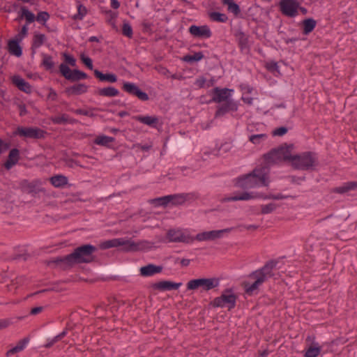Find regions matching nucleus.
I'll return each mask as SVG.
<instances>
[{"label":"nucleus","mask_w":357,"mask_h":357,"mask_svg":"<svg viewBox=\"0 0 357 357\" xmlns=\"http://www.w3.org/2000/svg\"><path fill=\"white\" fill-rule=\"evenodd\" d=\"M86 13H87V10H86V7L82 4H79L77 6V13L74 15L73 19L74 20H82Z\"/></svg>","instance_id":"nucleus-43"},{"label":"nucleus","mask_w":357,"mask_h":357,"mask_svg":"<svg viewBox=\"0 0 357 357\" xmlns=\"http://www.w3.org/2000/svg\"><path fill=\"white\" fill-rule=\"evenodd\" d=\"M21 13L20 17H24L27 24L32 23L35 21L36 17L34 14L29 11L26 7L23 6L21 8Z\"/></svg>","instance_id":"nucleus-34"},{"label":"nucleus","mask_w":357,"mask_h":357,"mask_svg":"<svg viewBox=\"0 0 357 357\" xmlns=\"http://www.w3.org/2000/svg\"><path fill=\"white\" fill-rule=\"evenodd\" d=\"M75 113H76L77 114H82V115H84V116H90V117H93V116H96V114H93V112H91L87 111V110L82 109H78L75 110Z\"/></svg>","instance_id":"nucleus-53"},{"label":"nucleus","mask_w":357,"mask_h":357,"mask_svg":"<svg viewBox=\"0 0 357 357\" xmlns=\"http://www.w3.org/2000/svg\"><path fill=\"white\" fill-rule=\"evenodd\" d=\"M20 159V151L17 149H13L10 151L8 159L4 163L6 169H10L15 165Z\"/></svg>","instance_id":"nucleus-19"},{"label":"nucleus","mask_w":357,"mask_h":357,"mask_svg":"<svg viewBox=\"0 0 357 357\" xmlns=\"http://www.w3.org/2000/svg\"><path fill=\"white\" fill-rule=\"evenodd\" d=\"M280 5L282 13L287 16H296L298 15L300 9L304 13L305 12V10L302 9L300 7L299 3L296 0H282Z\"/></svg>","instance_id":"nucleus-12"},{"label":"nucleus","mask_w":357,"mask_h":357,"mask_svg":"<svg viewBox=\"0 0 357 357\" xmlns=\"http://www.w3.org/2000/svg\"><path fill=\"white\" fill-rule=\"evenodd\" d=\"M232 231L231 228H226L218 230L205 231L196 235V239L199 241H214L221 238Z\"/></svg>","instance_id":"nucleus-8"},{"label":"nucleus","mask_w":357,"mask_h":357,"mask_svg":"<svg viewBox=\"0 0 357 357\" xmlns=\"http://www.w3.org/2000/svg\"><path fill=\"white\" fill-rule=\"evenodd\" d=\"M236 296L231 290L223 291L220 296L215 298L211 305L214 307H227L231 309L235 306Z\"/></svg>","instance_id":"nucleus-6"},{"label":"nucleus","mask_w":357,"mask_h":357,"mask_svg":"<svg viewBox=\"0 0 357 357\" xmlns=\"http://www.w3.org/2000/svg\"><path fill=\"white\" fill-rule=\"evenodd\" d=\"M28 342H29L28 338H24V339L21 340L20 341H19L16 346L19 347L20 351H22L24 349V347Z\"/></svg>","instance_id":"nucleus-57"},{"label":"nucleus","mask_w":357,"mask_h":357,"mask_svg":"<svg viewBox=\"0 0 357 357\" xmlns=\"http://www.w3.org/2000/svg\"><path fill=\"white\" fill-rule=\"evenodd\" d=\"M238 105L236 102H230L225 107L220 108L215 114L216 116H221L229 111L236 112L238 110Z\"/></svg>","instance_id":"nucleus-30"},{"label":"nucleus","mask_w":357,"mask_h":357,"mask_svg":"<svg viewBox=\"0 0 357 357\" xmlns=\"http://www.w3.org/2000/svg\"><path fill=\"white\" fill-rule=\"evenodd\" d=\"M80 59L84 65L90 70H93V62L91 58L86 56L84 54L80 55Z\"/></svg>","instance_id":"nucleus-47"},{"label":"nucleus","mask_w":357,"mask_h":357,"mask_svg":"<svg viewBox=\"0 0 357 357\" xmlns=\"http://www.w3.org/2000/svg\"><path fill=\"white\" fill-rule=\"evenodd\" d=\"M13 83L22 91L26 93H31V85L20 76L15 75L12 78Z\"/></svg>","instance_id":"nucleus-20"},{"label":"nucleus","mask_w":357,"mask_h":357,"mask_svg":"<svg viewBox=\"0 0 357 357\" xmlns=\"http://www.w3.org/2000/svg\"><path fill=\"white\" fill-rule=\"evenodd\" d=\"M315 24H316V22L312 19L305 20L303 22L305 33H308L311 32L314 29Z\"/></svg>","instance_id":"nucleus-41"},{"label":"nucleus","mask_w":357,"mask_h":357,"mask_svg":"<svg viewBox=\"0 0 357 357\" xmlns=\"http://www.w3.org/2000/svg\"><path fill=\"white\" fill-rule=\"evenodd\" d=\"M93 73L94 75L102 82L105 81L110 83H114L117 81V77L115 74H103L102 72L97 69L94 70Z\"/></svg>","instance_id":"nucleus-26"},{"label":"nucleus","mask_w":357,"mask_h":357,"mask_svg":"<svg viewBox=\"0 0 357 357\" xmlns=\"http://www.w3.org/2000/svg\"><path fill=\"white\" fill-rule=\"evenodd\" d=\"M120 6V3L117 0H111V7L117 9Z\"/></svg>","instance_id":"nucleus-63"},{"label":"nucleus","mask_w":357,"mask_h":357,"mask_svg":"<svg viewBox=\"0 0 357 357\" xmlns=\"http://www.w3.org/2000/svg\"><path fill=\"white\" fill-rule=\"evenodd\" d=\"M163 267L162 266H157L153 264H149L146 266H142L139 269L140 275L144 277H149L162 271Z\"/></svg>","instance_id":"nucleus-17"},{"label":"nucleus","mask_w":357,"mask_h":357,"mask_svg":"<svg viewBox=\"0 0 357 357\" xmlns=\"http://www.w3.org/2000/svg\"><path fill=\"white\" fill-rule=\"evenodd\" d=\"M27 33L28 27L27 24H25L22 27L21 31L15 36V38L21 41L27 35Z\"/></svg>","instance_id":"nucleus-49"},{"label":"nucleus","mask_w":357,"mask_h":357,"mask_svg":"<svg viewBox=\"0 0 357 357\" xmlns=\"http://www.w3.org/2000/svg\"><path fill=\"white\" fill-rule=\"evenodd\" d=\"M219 285V281L215 278H199L192 280L187 284L189 290L201 289L203 291H208Z\"/></svg>","instance_id":"nucleus-7"},{"label":"nucleus","mask_w":357,"mask_h":357,"mask_svg":"<svg viewBox=\"0 0 357 357\" xmlns=\"http://www.w3.org/2000/svg\"><path fill=\"white\" fill-rule=\"evenodd\" d=\"M47 40V37L45 34L40 33L38 32L34 33L32 44L31 50L32 55L36 53V50L43 45Z\"/></svg>","instance_id":"nucleus-23"},{"label":"nucleus","mask_w":357,"mask_h":357,"mask_svg":"<svg viewBox=\"0 0 357 357\" xmlns=\"http://www.w3.org/2000/svg\"><path fill=\"white\" fill-rule=\"evenodd\" d=\"M133 119L152 128H156L159 122V119L155 116H136Z\"/></svg>","instance_id":"nucleus-21"},{"label":"nucleus","mask_w":357,"mask_h":357,"mask_svg":"<svg viewBox=\"0 0 357 357\" xmlns=\"http://www.w3.org/2000/svg\"><path fill=\"white\" fill-rule=\"evenodd\" d=\"M21 351L20 349H19L18 347L15 346L13 348L10 349V350H8L7 352H6V356H10V355H13L14 354H16L17 352H20Z\"/></svg>","instance_id":"nucleus-62"},{"label":"nucleus","mask_w":357,"mask_h":357,"mask_svg":"<svg viewBox=\"0 0 357 357\" xmlns=\"http://www.w3.org/2000/svg\"><path fill=\"white\" fill-rule=\"evenodd\" d=\"M222 3L227 6V10L234 15H238L240 12V8L234 0H222Z\"/></svg>","instance_id":"nucleus-31"},{"label":"nucleus","mask_w":357,"mask_h":357,"mask_svg":"<svg viewBox=\"0 0 357 357\" xmlns=\"http://www.w3.org/2000/svg\"><path fill=\"white\" fill-rule=\"evenodd\" d=\"M20 41L15 38L10 40L8 44L9 52L17 56H20L22 54V48L19 45Z\"/></svg>","instance_id":"nucleus-27"},{"label":"nucleus","mask_w":357,"mask_h":357,"mask_svg":"<svg viewBox=\"0 0 357 357\" xmlns=\"http://www.w3.org/2000/svg\"><path fill=\"white\" fill-rule=\"evenodd\" d=\"M88 86L84 84H77L72 86L68 87L66 92L68 95H80L87 91Z\"/></svg>","instance_id":"nucleus-25"},{"label":"nucleus","mask_w":357,"mask_h":357,"mask_svg":"<svg viewBox=\"0 0 357 357\" xmlns=\"http://www.w3.org/2000/svg\"><path fill=\"white\" fill-rule=\"evenodd\" d=\"M96 250L97 248L91 245H84L75 249L70 255L47 261V265L54 264L66 268L74 264L90 263L93 261V254Z\"/></svg>","instance_id":"nucleus-1"},{"label":"nucleus","mask_w":357,"mask_h":357,"mask_svg":"<svg viewBox=\"0 0 357 357\" xmlns=\"http://www.w3.org/2000/svg\"><path fill=\"white\" fill-rule=\"evenodd\" d=\"M22 188L28 194H37L40 192H45V190L40 188L38 182H27L24 181L22 184Z\"/></svg>","instance_id":"nucleus-22"},{"label":"nucleus","mask_w":357,"mask_h":357,"mask_svg":"<svg viewBox=\"0 0 357 357\" xmlns=\"http://www.w3.org/2000/svg\"><path fill=\"white\" fill-rule=\"evenodd\" d=\"M50 182L56 188H62L68 183V178L63 175H56L50 178Z\"/></svg>","instance_id":"nucleus-28"},{"label":"nucleus","mask_w":357,"mask_h":357,"mask_svg":"<svg viewBox=\"0 0 357 357\" xmlns=\"http://www.w3.org/2000/svg\"><path fill=\"white\" fill-rule=\"evenodd\" d=\"M177 198V195H167L158 198H155L149 200V203L151 204L159 206H166L171 201H172L174 199Z\"/></svg>","instance_id":"nucleus-24"},{"label":"nucleus","mask_w":357,"mask_h":357,"mask_svg":"<svg viewBox=\"0 0 357 357\" xmlns=\"http://www.w3.org/2000/svg\"><path fill=\"white\" fill-rule=\"evenodd\" d=\"M204 57L203 54L201 52L194 53L192 54H188L183 57V61L187 63H192L199 61Z\"/></svg>","instance_id":"nucleus-33"},{"label":"nucleus","mask_w":357,"mask_h":357,"mask_svg":"<svg viewBox=\"0 0 357 357\" xmlns=\"http://www.w3.org/2000/svg\"><path fill=\"white\" fill-rule=\"evenodd\" d=\"M271 195H264L262 193L243 192L240 194H236L226 199L227 201H245L254 199H269L271 198Z\"/></svg>","instance_id":"nucleus-13"},{"label":"nucleus","mask_w":357,"mask_h":357,"mask_svg":"<svg viewBox=\"0 0 357 357\" xmlns=\"http://www.w3.org/2000/svg\"><path fill=\"white\" fill-rule=\"evenodd\" d=\"M321 348L317 344L312 347H310L305 351V357H317L320 354Z\"/></svg>","instance_id":"nucleus-38"},{"label":"nucleus","mask_w":357,"mask_h":357,"mask_svg":"<svg viewBox=\"0 0 357 357\" xmlns=\"http://www.w3.org/2000/svg\"><path fill=\"white\" fill-rule=\"evenodd\" d=\"M123 34L129 38L132 37V29L129 23L124 22L122 28Z\"/></svg>","instance_id":"nucleus-46"},{"label":"nucleus","mask_w":357,"mask_h":357,"mask_svg":"<svg viewBox=\"0 0 357 357\" xmlns=\"http://www.w3.org/2000/svg\"><path fill=\"white\" fill-rule=\"evenodd\" d=\"M275 208V206L273 204H269L262 207L261 211L263 213H268L273 211Z\"/></svg>","instance_id":"nucleus-54"},{"label":"nucleus","mask_w":357,"mask_h":357,"mask_svg":"<svg viewBox=\"0 0 357 357\" xmlns=\"http://www.w3.org/2000/svg\"><path fill=\"white\" fill-rule=\"evenodd\" d=\"M15 134L31 139H42L45 137L46 132L38 128L19 127Z\"/></svg>","instance_id":"nucleus-11"},{"label":"nucleus","mask_w":357,"mask_h":357,"mask_svg":"<svg viewBox=\"0 0 357 357\" xmlns=\"http://www.w3.org/2000/svg\"><path fill=\"white\" fill-rule=\"evenodd\" d=\"M267 135L266 134L252 135L250 137V141L255 144H259L265 141Z\"/></svg>","instance_id":"nucleus-42"},{"label":"nucleus","mask_w":357,"mask_h":357,"mask_svg":"<svg viewBox=\"0 0 357 357\" xmlns=\"http://www.w3.org/2000/svg\"><path fill=\"white\" fill-rule=\"evenodd\" d=\"M52 121L55 124H65L66 123H73V120H70L68 116L63 114L60 116H56L51 118Z\"/></svg>","instance_id":"nucleus-36"},{"label":"nucleus","mask_w":357,"mask_h":357,"mask_svg":"<svg viewBox=\"0 0 357 357\" xmlns=\"http://www.w3.org/2000/svg\"><path fill=\"white\" fill-rule=\"evenodd\" d=\"M63 56L66 63L69 64L73 67L76 66V60L73 56L68 54L67 53H63Z\"/></svg>","instance_id":"nucleus-48"},{"label":"nucleus","mask_w":357,"mask_h":357,"mask_svg":"<svg viewBox=\"0 0 357 357\" xmlns=\"http://www.w3.org/2000/svg\"><path fill=\"white\" fill-rule=\"evenodd\" d=\"M270 68L272 69V70H278V66L277 63H273L270 64Z\"/></svg>","instance_id":"nucleus-64"},{"label":"nucleus","mask_w":357,"mask_h":357,"mask_svg":"<svg viewBox=\"0 0 357 357\" xmlns=\"http://www.w3.org/2000/svg\"><path fill=\"white\" fill-rule=\"evenodd\" d=\"M153 289L159 290V291H170L172 289H178V283L163 280L160 281L156 283H153L151 285Z\"/></svg>","instance_id":"nucleus-18"},{"label":"nucleus","mask_w":357,"mask_h":357,"mask_svg":"<svg viewBox=\"0 0 357 357\" xmlns=\"http://www.w3.org/2000/svg\"><path fill=\"white\" fill-rule=\"evenodd\" d=\"M315 163V159L310 153L296 154L291 166L296 169H307L312 167Z\"/></svg>","instance_id":"nucleus-10"},{"label":"nucleus","mask_w":357,"mask_h":357,"mask_svg":"<svg viewBox=\"0 0 357 357\" xmlns=\"http://www.w3.org/2000/svg\"><path fill=\"white\" fill-rule=\"evenodd\" d=\"M114 141V137L102 135L96 137L94 142L98 145L107 146L109 143H112Z\"/></svg>","instance_id":"nucleus-39"},{"label":"nucleus","mask_w":357,"mask_h":357,"mask_svg":"<svg viewBox=\"0 0 357 357\" xmlns=\"http://www.w3.org/2000/svg\"><path fill=\"white\" fill-rule=\"evenodd\" d=\"M49 18L50 15L47 12L41 11L38 13L35 20H37L38 22L43 23V24L45 26V23L49 20Z\"/></svg>","instance_id":"nucleus-44"},{"label":"nucleus","mask_w":357,"mask_h":357,"mask_svg":"<svg viewBox=\"0 0 357 357\" xmlns=\"http://www.w3.org/2000/svg\"><path fill=\"white\" fill-rule=\"evenodd\" d=\"M122 246V250L125 252L137 251L140 249V244L136 243L131 239L114 238L106 241L100 244L102 249Z\"/></svg>","instance_id":"nucleus-5"},{"label":"nucleus","mask_w":357,"mask_h":357,"mask_svg":"<svg viewBox=\"0 0 357 357\" xmlns=\"http://www.w3.org/2000/svg\"><path fill=\"white\" fill-rule=\"evenodd\" d=\"M122 89L130 95L137 96L142 101L149 100L148 94L141 91L140 89L134 83L124 82Z\"/></svg>","instance_id":"nucleus-14"},{"label":"nucleus","mask_w":357,"mask_h":357,"mask_svg":"<svg viewBox=\"0 0 357 357\" xmlns=\"http://www.w3.org/2000/svg\"><path fill=\"white\" fill-rule=\"evenodd\" d=\"M287 132V130L284 127L277 128L273 131V135L282 136Z\"/></svg>","instance_id":"nucleus-55"},{"label":"nucleus","mask_w":357,"mask_h":357,"mask_svg":"<svg viewBox=\"0 0 357 357\" xmlns=\"http://www.w3.org/2000/svg\"><path fill=\"white\" fill-rule=\"evenodd\" d=\"M269 183V170L265 167L256 168L251 173L238 178V185L243 188L266 187Z\"/></svg>","instance_id":"nucleus-2"},{"label":"nucleus","mask_w":357,"mask_h":357,"mask_svg":"<svg viewBox=\"0 0 357 357\" xmlns=\"http://www.w3.org/2000/svg\"><path fill=\"white\" fill-rule=\"evenodd\" d=\"M214 96L213 100L215 102H222L227 100L229 97H231L234 93L233 89H218L215 88L213 90Z\"/></svg>","instance_id":"nucleus-16"},{"label":"nucleus","mask_w":357,"mask_h":357,"mask_svg":"<svg viewBox=\"0 0 357 357\" xmlns=\"http://www.w3.org/2000/svg\"><path fill=\"white\" fill-rule=\"evenodd\" d=\"M59 71L62 76L72 82L86 79L88 77L85 73L79 70H70V68L65 63H61L59 66Z\"/></svg>","instance_id":"nucleus-9"},{"label":"nucleus","mask_w":357,"mask_h":357,"mask_svg":"<svg viewBox=\"0 0 357 357\" xmlns=\"http://www.w3.org/2000/svg\"><path fill=\"white\" fill-rule=\"evenodd\" d=\"M209 17L212 20L220 22H225L228 19L225 14L218 12L210 13Z\"/></svg>","instance_id":"nucleus-40"},{"label":"nucleus","mask_w":357,"mask_h":357,"mask_svg":"<svg viewBox=\"0 0 357 357\" xmlns=\"http://www.w3.org/2000/svg\"><path fill=\"white\" fill-rule=\"evenodd\" d=\"M43 310V307H42V306L36 307L31 310L30 314L36 315V314L40 313Z\"/></svg>","instance_id":"nucleus-58"},{"label":"nucleus","mask_w":357,"mask_h":357,"mask_svg":"<svg viewBox=\"0 0 357 357\" xmlns=\"http://www.w3.org/2000/svg\"><path fill=\"white\" fill-rule=\"evenodd\" d=\"M273 264H267L261 270L257 271L248 276V280L244 282L245 289L247 293L252 294L255 293L267 278L272 276Z\"/></svg>","instance_id":"nucleus-4"},{"label":"nucleus","mask_w":357,"mask_h":357,"mask_svg":"<svg viewBox=\"0 0 357 357\" xmlns=\"http://www.w3.org/2000/svg\"><path fill=\"white\" fill-rule=\"evenodd\" d=\"M241 99L245 103H246L248 105H251L252 104L253 99L247 96H244V94L242 95Z\"/></svg>","instance_id":"nucleus-60"},{"label":"nucleus","mask_w":357,"mask_h":357,"mask_svg":"<svg viewBox=\"0 0 357 357\" xmlns=\"http://www.w3.org/2000/svg\"><path fill=\"white\" fill-rule=\"evenodd\" d=\"M10 143L0 139V155L10 148Z\"/></svg>","instance_id":"nucleus-51"},{"label":"nucleus","mask_w":357,"mask_h":357,"mask_svg":"<svg viewBox=\"0 0 357 357\" xmlns=\"http://www.w3.org/2000/svg\"><path fill=\"white\" fill-rule=\"evenodd\" d=\"M24 281L23 277L16 278L15 280H12L10 284L7 285V289L8 291H12L13 289H15L17 288L18 285L21 284Z\"/></svg>","instance_id":"nucleus-45"},{"label":"nucleus","mask_w":357,"mask_h":357,"mask_svg":"<svg viewBox=\"0 0 357 357\" xmlns=\"http://www.w3.org/2000/svg\"><path fill=\"white\" fill-rule=\"evenodd\" d=\"M240 87H241V89L243 92V94H244V96H246V94L251 93L252 91V88L246 84H242L240 86Z\"/></svg>","instance_id":"nucleus-52"},{"label":"nucleus","mask_w":357,"mask_h":357,"mask_svg":"<svg viewBox=\"0 0 357 357\" xmlns=\"http://www.w3.org/2000/svg\"><path fill=\"white\" fill-rule=\"evenodd\" d=\"M42 65L47 70H51L54 66V63L52 61V57L50 55L43 54Z\"/></svg>","instance_id":"nucleus-35"},{"label":"nucleus","mask_w":357,"mask_h":357,"mask_svg":"<svg viewBox=\"0 0 357 357\" xmlns=\"http://www.w3.org/2000/svg\"><path fill=\"white\" fill-rule=\"evenodd\" d=\"M47 97L48 98L54 100L57 97V94L54 90H53L52 89H50Z\"/></svg>","instance_id":"nucleus-61"},{"label":"nucleus","mask_w":357,"mask_h":357,"mask_svg":"<svg viewBox=\"0 0 357 357\" xmlns=\"http://www.w3.org/2000/svg\"><path fill=\"white\" fill-rule=\"evenodd\" d=\"M189 31L191 35L198 38H208L211 36V31L206 25H192L189 28Z\"/></svg>","instance_id":"nucleus-15"},{"label":"nucleus","mask_w":357,"mask_h":357,"mask_svg":"<svg viewBox=\"0 0 357 357\" xmlns=\"http://www.w3.org/2000/svg\"><path fill=\"white\" fill-rule=\"evenodd\" d=\"M167 238L170 241H178V234L177 231L174 230H169L167 233Z\"/></svg>","instance_id":"nucleus-50"},{"label":"nucleus","mask_w":357,"mask_h":357,"mask_svg":"<svg viewBox=\"0 0 357 357\" xmlns=\"http://www.w3.org/2000/svg\"><path fill=\"white\" fill-rule=\"evenodd\" d=\"M296 154V151L294 144H284L271 150L265 155L264 158L268 165L285 162L291 165Z\"/></svg>","instance_id":"nucleus-3"},{"label":"nucleus","mask_w":357,"mask_h":357,"mask_svg":"<svg viewBox=\"0 0 357 357\" xmlns=\"http://www.w3.org/2000/svg\"><path fill=\"white\" fill-rule=\"evenodd\" d=\"M196 239V236L192 234V233L188 229H183L180 231V242L185 243H191Z\"/></svg>","instance_id":"nucleus-32"},{"label":"nucleus","mask_w":357,"mask_h":357,"mask_svg":"<svg viewBox=\"0 0 357 357\" xmlns=\"http://www.w3.org/2000/svg\"><path fill=\"white\" fill-rule=\"evenodd\" d=\"M196 199V197L192 193H185L180 195V205L184 204L188 205L193 202Z\"/></svg>","instance_id":"nucleus-37"},{"label":"nucleus","mask_w":357,"mask_h":357,"mask_svg":"<svg viewBox=\"0 0 357 357\" xmlns=\"http://www.w3.org/2000/svg\"><path fill=\"white\" fill-rule=\"evenodd\" d=\"M191 263V260L187 258H183L180 260V266L181 267H188L190 266Z\"/></svg>","instance_id":"nucleus-59"},{"label":"nucleus","mask_w":357,"mask_h":357,"mask_svg":"<svg viewBox=\"0 0 357 357\" xmlns=\"http://www.w3.org/2000/svg\"><path fill=\"white\" fill-rule=\"evenodd\" d=\"M12 324L10 319H2L0 320V330L7 328Z\"/></svg>","instance_id":"nucleus-56"},{"label":"nucleus","mask_w":357,"mask_h":357,"mask_svg":"<svg viewBox=\"0 0 357 357\" xmlns=\"http://www.w3.org/2000/svg\"><path fill=\"white\" fill-rule=\"evenodd\" d=\"M119 91L113 86H108L102 89H100L98 91V94L100 96L105 97H114L118 96Z\"/></svg>","instance_id":"nucleus-29"}]
</instances>
